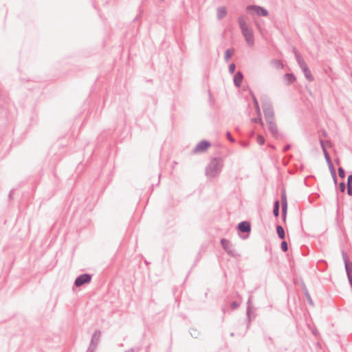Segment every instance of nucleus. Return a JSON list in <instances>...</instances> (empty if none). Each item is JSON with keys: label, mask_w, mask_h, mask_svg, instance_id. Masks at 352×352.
Here are the masks:
<instances>
[{"label": "nucleus", "mask_w": 352, "mask_h": 352, "mask_svg": "<svg viewBox=\"0 0 352 352\" xmlns=\"http://www.w3.org/2000/svg\"><path fill=\"white\" fill-rule=\"evenodd\" d=\"M212 165L213 166L215 171H218L220 169L221 163L219 160H213L212 162Z\"/></svg>", "instance_id": "nucleus-13"}, {"label": "nucleus", "mask_w": 352, "mask_h": 352, "mask_svg": "<svg viewBox=\"0 0 352 352\" xmlns=\"http://www.w3.org/2000/svg\"><path fill=\"white\" fill-rule=\"evenodd\" d=\"M238 228L240 231L246 232L250 230V226L249 223L243 221L239 224Z\"/></svg>", "instance_id": "nucleus-5"}, {"label": "nucleus", "mask_w": 352, "mask_h": 352, "mask_svg": "<svg viewBox=\"0 0 352 352\" xmlns=\"http://www.w3.org/2000/svg\"><path fill=\"white\" fill-rule=\"evenodd\" d=\"M228 138L230 140H232V139H231V138H230V134H228Z\"/></svg>", "instance_id": "nucleus-28"}, {"label": "nucleus", "mask_w": 352, "mask_h": 352, "mask_svg": "<svg viewBox=\"0 0 352 352\" xmlns=\"http://www.w3.org/2000/svg\"><path fill=\"white\" fill-rule=\"evenodd\" d=\"M91 280V276L89 274H83L76 279L75 285L76 287H80L85 283H88Z\"/></svg>", "instance_id": "nucleus-2"}, {"label": "nucleus", "mask_w": 352, "mask_h": 352, "mask_svg": "<svg viewBox=\"0 0 352 352\" xmlns=\"http://www.w3.org/2000/svg\"><path fill=\"white\" fill-rule=\"evenodd\" d=\"M257 142L260 145H263L265 142V139L262 135H258Z\"/></svg>", "instance_id": "nucleus-17"}, {"label": "nucleus", "mask_w": 352, "mask_h": 352, "mask_svg": "<svg viewBox=\"0 0 352 352\" xmlns=\"http://www.w3.org/2000/svg\"><path fill=\"white\" fill-rule=\"evenodd\" d=\"M276 231H277V234H278V236L280 239H284L285 238V231H284V230H283L282 226H278L277 228H276Z\"/></svg>", "instance_id": "nucleus-10"}, {"label": "nucleus", "mask_w": 352, "mask_h": 352, "mask_svg": "<svg viewBox=\"0 0 352 352\" xmlns=\"http://www.w3.org/2000/svg\"><path fill=\"white\" fill-rule=\"evenodd\" d=\"M347 185L352 186V175H351L348 177Z\"/></svg>", "instance_id": "nucleus-23"}, {"label": "nucleus", "mask_w": 352, "mask_h": 352, "mask_svg": "<svg viewBox=\"0 0 352 352\" xmlns=\"http://www.w3.org/2000/svg\"><path fill=\"white\" fill-rule=\"evenodd\" d=\"M221 243H222V245L223 246L224 249L226 250L227 252L230 253V250H229L230 243H229V241L226 239H223V240H221Z\"/></svg>", "instance_id": "nucleus-15"}, {"label": "nucleus", "mask_w": 352, "mask_h": 352, "mask_svg": "<svg viewBox=\"0 0 352 352\" xmlns=\"http://www.w3.org/2000/svg\"><path fill=\"white\" fill-rule=\"evenodd\" d=\"M286 210H287V204H286V202H285V204L283 205V212L284 213L286 212Z\"/></svg>", "instance_id": "nucleus-26"}, {"label": "nucleus", "mask_w": 352, "mask_h": 352, "mask_svg": "<svg viewBox=\"0 0 352 352\" xmlns=\"http://www.w3.org/2000/svg\"><path fill=\"white\" fill-rule=\"evenodd\" d=\"M243 75L241 72H237L234 78V82L236 86L239 87L242 82Z\"/></svg>", "instance_id": "nucleus-6"}, {"label": "nucleus", "mask_w": 352, "mask_h": 352, "mask_svg": "<svg viewBox=\"0 0 352 352\" xmlns=\"http://www.w3.org/2000/svg\"><path fill=\"white\" fill-rule=\"evenodd\" d=\"M253 121H254V122H258V123H260V124H261V126H263V121H262V120H261V116H258V118H255V119H254V120H253Z\"/></svg>", "instance_id": "nucleus-21"}, {"label": "nucleus", "mask_w": 352, "mask_h": 352, "mask_svg": "<svg viewBox=\"0 0 352 352\" xmlns=\"http://www.w3.org/2000/svg\"><path fill=\"white\" fill-rule=\"evenodd\" d=\"M348 194L352 195V186H348Z\"/></svg>", "instance_id": "nucleus-25"}, {"label": "nucleus", "mask_w": 352, "mask_h": 352, "mask_svg": "<svg viewBox=\"0 0 352 352\" xmlns=\"http://www.w3.org/2000/svg\"><path fill=\"white\" fill-rule=\"evenodd\" d=\"M302 67L303 69V71H304L306 78L310 81L312 80H313L312 76L311 74L310 71L308 69L307 67L305 65L304 66H302Z\"/></svg>", "instance_id": "nucleus-7"}, {"label": "nucleus", "mask_w": 352, "mask_h": 352, "mask_svg": "<svg viewBox=\"0 0 352 352\" xmlns=\"http://www.w3.org/2000/svg\"><path fill=\"white\" fill-rule=\"evenodd\" d=\"M215 173H213L212 171L208 170V174L213 176Z\"/></svg>", "instance_id": "nucleus-27"}, {"label": "nucleus", "mask_w": 352, "mask_h": 352, "mask_svg": "<svg viewBox=\"0 0 352 352\" xmlns=\"http://www.w3.org/2000/svg\"><path fill=\"white\" fill-rule=\"evenodd\" d=\"M338 174L340 177H342V178L344 177V171L342 168H338Z\"/></svg>", "instance_id": "nucleus-20"}, {"label": "nucleus", "mask_w": 352, "mask_h": 352, "mask_svg": "<svg viewBox=\"0 0 352 352\" xmlns=\"http://www.w3.org/2000/svg\"><path fill=\"white\" fill-rule=\"evenodd\" d=\"M234 70H235V65L234 64L232 63L229 66V71L230 73H234Z\"/></svg>", "instance_id": "nucleus-22"}, {"label": "nucleus", "mask_w": 352, "mask_h": 352, "mask_svg": "<svg viewBox=\"0 0 352 352\" xmlns=\"http://www.w3.org/2000/svg\"><path fill=\"white\" fill-rule=\"evenodd\" d=\"M227 10L225 8H220L217 10V14L219 18H223L226 16Z\"/></svg>", "instance_id": "nucleus-11"}, {"label": "nucleus", "mask_w": 352, "mask_h": 352, "mask_svg": "<svg viewBox=\"0 0 352 352\" xmlns=\"http://www.w3.org/2000/svg\"><path fill=\"white\" fill-rule=\"evenodd\" d=\"M239 25L243 36L250 47L254 45V35L252 29L248 25V19L242 16L239 20Z\"/></svg>", "instance_id": "nucleus-1"}, {"label": "nucleus", "mask_w": 352, "mask_h": 352, "mask_svg": "<svg viewBox=\"0 0 352 352\" xmlns=\"http://www.w3.org/2000/svg\"><path fill=\"white\" fill-rule=\"evenodd\" d=\"M281 248L284 252L287 250V244L286 241H283L281 243Z\"/></svg>", "instance_id": "nucleus-19"}, {"label": "nucleus", "mask_w": 352, "mask_h": 352, "mask_svg": "<svg viewBox=\"0 0 352 352\" xmlns=\"http://www.w3.org/2000/svg\"><path fill=\"white\" fill-rule=\"evenodd\" d=\"M234 54V50L233 49H228L225 52V58L228 61L232 56Z\"/></svg>", "instance_id": "nucleus-12"}, {"label": "nucleus", "mask_w": 352, "mask_h": 352, "mask_svg": "<svg viewBox=\"0 0 352 352\" xmlns=\"http://www.w3.org/2000/svg\"><path fill=\"white\" fill-rule=\"evenodd\" d=\"M274 214L276 216V217H278V212H279V203L278 201H276L275 204H274Z\"/></svg>", "instance_id": "nucleus-16"}, {"label": "nucleus", "mask_w": 352, "mask_h": 352, "mask_svg": "<svg viewBox=\"0 0 352 352\" xmlns=\"http://www.w3.org/2000/svg\"><path fill=\"white\" fill-rule=\"evenodd\" d=\"M265 118H266L267 122H269L270 120H274L273 112L272 111H270V109L265 111Z\"/></svg>", "instance_id": "nucleus-8"}, {"label": "nucleus", "mask_w": 352, "mask_h": 352, "mask_svg": "<svg viewBox=\"0 0 352 352\" xmlns=\"http://www.w3.org/2000/svg\"><path fill=\"white\" fill-rule=\"evenodd\" d=\"M210 144L209 142L206 141H201L197 145L194 150V152L195 153L204 152L206 149H208L210 147Z\"/></svg>", "instance_id": "nucleus-4"}, {"label": "nucleus", "mask_w": 352, "mask_h": 352, "mask_svg": "<svg viewBox=\"0 0 352 352\" xmlns=\"http://www.w3.org/2000/svg\"><path fill=\"white\" fill-rule=\"evenodd\" d=\"M340 190H341L342 192H344V190H345V185H344V183H341V184H340Z\"/></svg>", "instance_id": "nucleus-24"}, {"label": "nucleus", "mask_w": 352, "mask_h": 352, "mask_svg": "<svg viewBox=\"0 0 352 352\" xmlns=\"http://www.w3.org/2000/svg\"><path fill=\"white\" fill-rule=\"evenodd\" d=\"M269 124V129L273 133H276L277 132V128L276 126V124L274 120H270L268 122Z\"/></svg>", "instance_id": "nucleus-9"}, {"label": "nucleus", "mask_w": 352, "mask_h": 352, "mask_svg": "<svg viewBox=\"0 0 352 352\" xmlns=\"http://www.w3.org/2000/svg\"><path fill=\"white\" fill-rule=\"evenodd\" d=\"M285 79L289 82L292 83L295 81L296 78L294 75L287 74L285 76Z\"/></svg>", "instance_id": "nucleus-14"}, {"label": "nucleus", "mask_w": 352, "mask_h": 352, "mask_svg": "<svg viewBox=\"0 0 352 352\" xmlns=\"http://www.w3.org/2000/svg\"><path fill=\"white\" fill-rule=\"evenodd\" d=\"M254 106L258 116H261V110L258 102L256 100H254Z\"/></svg>", "instance_id": "nucleus-18"}, {"label": "nucleus", "mask_w": 352, "mask_h": 352, "mask_svg": "<svg viewBox=\"0 0 352 352\" xmlns=\"http://www.w3.org/2000/svg\"><path fill=\"white\" fill-rule=\"evenodd\" d=\"M247 10L249 12H254V13L257 14L258 15L261 16H267V11L263 8L258 7V6H248L247 8Z\"/></svg>", "instance_id": "nucleus-3"}]
</instances>
